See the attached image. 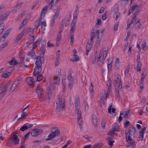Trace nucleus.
Segmentation results:
<instances>
[{
  "mask_svg": "<svg viewBox=\"0 0 148 148\" xmlns=\"http://www.w3.org/2000/svg\"><path fill=\"white\" fill-rule=\"evenodd\" d=\"M127 132H125V134L127 144L126 146V148H134L136 145V142L131 137V136H134L135 133V129L134 126L132 125L129 127Z\"/></svg>",
  "mask_w": 148,
  "mask_h": 148,
  "instance_id": "nucleus-1",
  "label": "nucleus"
},
{
  "mask_svg": "<svg viewBox=\"0 0 148 148\" xmlns=\"http://www.w3.org/2000/svg\"><path fill=\"white\" fill-rule=\"evenodd\" d=\"M51 132L48 136V138L46 139V141L52 140L57 136L60 135V131L59 129L56 127H53L51 129Z\"/></svg>",
  "mask_w": 148,
  "mask_h": 148,
  "instance_id": "nucleus-2",
  "label": "nucleus"
},
{
  "mask_svg": "<svg viewBox=\"0 0 148 148\" xmlns=\"http://www.w3.org/2000/svg\"><path fill=\"white\" fill-rule=\"evenodd\" d=\"M103 35V30H102L100 32V33L99 31V30H97L95 32H92L91 37H92L93 36L94 38L95 36H97L96 43L97 44L99 45L102 40Z\"/></svg>",
  "mask_w": 148,
  "mask_h": 148,
  "instance_id": "nucleus-3",
  "label": "nucleus"
},
{
  "mask_svg": "<svg viewBox=\"0 0 148 148\" xmlns=\"http://www.w3.org/2000/svg\"><path fill=\"white\" fill-rule=\"evenodd\" d=\"M94 39V36H93L90 37V40H88L86 47V55H88L89 51L91 50L92 45V41Z\"/></svg>",
  "mask_w": 148,
  "mask_h": 148,
  "instance_id": "nucleus-4",
  "label": "nucleus"
},
{
  "mask_svg": "<svg viewBox=\"0 0 148 148\" xmlns=\"http://www.w3.org/2000/svg\"><path fill=\"white\" fill-rule=\"evenodd\" d=\"M61 70L60 69H58L56 70V75L54 76V83H57L60 81L61 77Z\"/></svg>",
  "mask_w": 148,
  "mask_h": 148,
  "instance_id": "nucleus-5",
  "label": "nucleus"
},
{
  "mask_svg": "<svg viewBox=\"0 0 148 148\" xmlns=\"http://www.w3.org/2000/svg\"><path fill=\"white\" fill-rule=\"evenodd\" d=\"M12 72V68H8L5 70V71L3 72V74L2 75V77L5 78H7L11 75Z\"/></svg>",
  "mask_w": 148,
  "mask_h": 148,
  "instance_id": "nucleus-6",
  "label": "nucleus"
},
{
  "mask_svg": "<svg viewBox=\"0 0 148 148\" xmlns=\"http://www.w3.org/2000/svg\"><path fill=\"white\" fill-rule=\"evenodd\" d=\"M18 138V136L14 134L12 136L10 137V141L11 143H14L15 145H17L19 142V140Z\"/></svg>",
  "mask_w": 148,
  "mask_h": 148,
  "instance_id": "nucleus-7",
  "label": "nucleus"
},
{
  "mask_svg": "<svg viewBox=\"0 0 148 148\" xmlns=\"http://www.w3.org/2000/svg\"><path fill=\"white\" fill-rule=\"evenodd\" d=\"M43 132L42 130H39L38 129H36L32 130L31 133V135L34 137L37 136L39 134H40Z\"/></svg>",
  "mask_w": 148,
  "mask_h": 148,
  "instance_id": "nucleus-8",
  "label": "nucleus"
},
{
  "mask_svg": "<svg viewBox=\"0 0 148 148\" xmlns=\"http://www.w3.org/2000/svg\"><path fill=\"white\" fill-rule=\"evenodd\" d=\"M42 66H37L36 65L35 67L33 74L35 76H36L41 72L42 69Z\"/></svg>",
  "mask_w": 148,
  "mask_h": 148,
  "instance_id": "nucleus-9",
  "label": "nucleus"
},
{
  "mask_svg": "<svg viewBox=\"0 0 148 148\" xmlns=\"http://www.w3.org/2000/svg\"><path fill=\"white\" fill-rule=\"evenodd\" d=\"M36 92L38 95V96L39 98L41 97L42 96L43 93V89L41 87L39 86H38L36 90Z\"/></svg>",
  "mask_w": 148,
  "mask_h": 148,
  "instance_id": "nucleus-10",
  "label": "nucleus"
},
{
  "mask_svg": "<svg viewBox=\"0 0 148 148\" xmlns=\"http://www.w3.org/2000/svg\"><path fill=\"white\" fill-rule=\"evenodd\" d=\"M36 64L37 66H42V62L43 61L44 58L43 57L38 56L36 58Z\"/></svg>",
  "mask_w": 148,
  "mask_h": 148,
  "instance_id": "nucleus-11",
  "label": "nucleus"
},
{
  "mask_svg": "<svg viewBox=\"0 0 148 148\" xmlns=\"http://www.w3.org/2000/svg\"><path fill=\"white\" fill-rule=\"evenodd\" d=\"M26 81L29 85L32 86L34 84L35 82L34 79L31 77H27L26 78Z\"/></svg>",
  "mask_w": 148,
  "mask_h": 148,
  "instance_id": "nucleus-12",
  "label": "nucleus"
},
{
  "mask_svg": "<svg viewBox=\"0 0 148 148\" xmlns=\"http://www.w3.org/2000/svg\"><path fill=\"white\" fill-rule=\"evenodd\" d=\"M77 121L79 123V125L80 127L81 128L82 127V116H81V112H80V111H78V113H77Z\"/></svg>",
  "mask_w": 148,
  "mask_h": 148,
  "instance_id": "nucleus-13",
  "label": "nucleus"
},
{
  "mask_svg": "<svg viewBox=\"0 0 148 148\" xmlns=\"http://www.w3.org/2000/svg\"><path fill=\"white\" fill-rule=\"evenodd\" d=\"M22 59L20 58V62H18L16 59H14V58H12V60L10 61L9 63L10 65H14L16 64H19L22 63L21 60H22Z\"/></svg>",
  "mask_w": 148,
  "mask_h": 148,
  "instance_id": "nucleus-14",
  "label": "nucleus"
},
{
  "mask_svg": "<svg viewBox=\"0 0 148 148\" xmlns=\"http://www.w3.org/2000/svg\"><path fill=\"white\" fill-rule=\"evenodd\" d=\"M28 29H25L16 38L17 40H18L21 39L24 36L26 35L25 32H27Z\"/></svg>",
  "mask_w": 148,
  "mask_h": 148,
  "instance_id": "nucleus-15",
  "label": "nucleus"
},
{
  "mask_svg": "<svg viewBox=\"0 0 148 148\" xmlns=\"http://www.w3.org/2000/svg\"><path fill=\"white\" fill-rule=\"evenodd\" d=\"M145 128L146 127H145L141 129L139 132L140 134L139 135V138L140 140H142L143 138L144 132L146 130Z\"/></svg>",
  "mask_w": 148,
  "mask_h": 148,
  "instance_id": "nucleus-16",
  "label": "nucleus"
},
{
  "mask_svg": "<svg viewBox=\"0 0 148 148\" xmlns=\"http://www.w3.org/2000/svg\"><path fill=\"white\" fill-rule=\"evenodd\" d=\"M68 79L69 82V87L70 89H71L73 88L74 79L72 77H68Z\"/></svg>",
  "mask_w": 148,
  "mask_h": 148,
  "instance_id": "nucleus-17",
  "label": "nucleus"
},
{
  "mask_svg": "<svg viewBox=\"0 0 148 148\" xmlns=\"http://www.w3.org/2000/svg\"><path fill=\"white\" fill-rule=\"evenodd\" d=\"M39 20H38L36 21L35 24V29H37L40 26L41 24V21L42 18H39Z\"/></svg>",
  "mask_w": 148,
  "mask_h": 148,
  "instance_id": "nucleus-18",
  "label": "nucleus"
},
{
  "mask_svg": "<svg viewBox=\"0 0 148 148\" xmlns=\"http://www.w3.org/2000/svg\"><path fill=\"white\" fill-rule=\"evenodd\" d=\"M34 48L33 47L32 49L29 52L27 53L28 56L33 57L35 54V51L34 50Z\"/></svg>",
  "mask_w": 148,
  "mask_h": 148,
  "instance_id": "nucleus-19",
  "label": "nucleus"
},
{
  "mask_svg": "<svg viewBox=\"0 0 148 148\" xmlns=\"http://www.w3.org/2000/svg\"><path fill=\"white\" fill-rule=\"evenodd\" d=\"M23 4L22 2H21L17 4L14 7V11H16L19 9Z\"/></svg>",
  "mask_w": 148,
  "mask_h": 148,
  "instance_id": "nucleus-20",
  "label": "nucleus"
},
{
  "mask_svg": "<svg viewBox=\"0 0 148 148\" xmlns=\"http://www.w3.org/2000/svg\"><path fill=\"white\" fill-rule=\"evenodd\" d=\"M119 127L117 123H114L113 125V128H112L114 131L117 132L119 131Z\"/></svg>",
  "mask_w": 148,
  "mask_h": 148,
  "instance_id": "nucleus-21",
  "label": "nucleus"
},
{
  "mask_svg": "<svg viewBox=\"0 0 148 148\" xmlns=\"http://www.w3.org/2000/svg\"><path fill=\"white\" fill-rule=\"evenodd\" d=\"M103 144L102 143H97L94 144L92 148H100V147L103 146Z\"/></svg>",
  "mask_w": 148,
  "mask_h": 148,
  "instance_id": "nucleus-22",
  "label": "nucleus"
},
{
  "mask_svg": "<svg viewBox=\"0 0 148 148\" xmlns=\"http://www.w3.org/2000/svg\"><path fill=\"white\" fill-rule=\"evenodd\" d=\"M26 29H28L27 30V32H25V33H27L30 36H31L32 35V34L33 33V32H34V30L35 29V28H33V29H31V31L30 30V27H27V28Z\"/></svg>",
  "mask_w": 148,
  "mask_h": 148,
  "instance_id": "nucleus-23",
  "label": "nucleus"
},
{
  "mask_svg": "<svg viewBox=\"0 0 148 148\" xmlns=\"http://www.w3.org/2000/svg\"><path fill=\"white\" fill-rule=\"evenodd\" d=\"M73 56V58L71 59V60L72 61H74L77 62L79 60V56H78L76 55L75 54H74Z\"/></svg>",
  "mask_w": 148,
  "mask_h": 148,
  "instance_id": "nucleus-24",
  "label": "nucleus"
},
{
  "mask_svg": "<svg viewBox=\"0 0 148 148\" xmlns=\"http://www.w3.org/2000/svg\"><path fill=\"white\" fill-rule=\"evenodd\" d=\"M10 84L11 82L9 81L8 82H7L5 85L3 87H4V89L3 91H4V92L5 93L7 91L8 88L10 86Z\"/></svg>",
  "mask_w": 148,
  "mask_h": 148,
  "instance_id": "nucleus-25",
  "label": "nucleus"
},
{
  "mask_svg": "<svg viewBox=\"0 0 148 148\" xmlns=\"http://www.w3.org/2000/svg\"><path fill=\"white\" fill-rule=\"evenodd\" d=\"M60 7H58L57 10H56V12L55 13V15L54 16L56 17V18H58V16H59L60 13Z\"/></svg>",
  "mask_w": 148,
  "mask_h": 148,
  "instance_id": "nucleus-26",
  "label": "nucleus"
},
{
  "mask_svg": "<svg viewBox=\"0 0 148 148\" xmlns=\"http://www.w3.org/2000/svg\"><path fill=\"white\" fill-rule=\"evenodd\" d=\"M138 7V5H135L133 6L129 10V15H130V13L133 12L134 10L137 8Z\"/></svg>",
  "mask_w": 148,
  "mask_h": 148,
  "instance_id": "nucleus-27",
  "label": "nucleus"
},
{
  "mask_svg": "<svg viewBox=\"0 0 148 148\" xmlns=\"http://www.w3.org/2000/svg\"><path fill=\"white\" fill-rule=\"evenodd\" d=\"M103 52L101 50V51L100 54L99 55V57L97 59V63L100 65V59L102 57V53Z\"/></svg>",
  "mask_w": 148,
  "mask_h": 148,
  "instance_id": "nucleus-28",
  "label": "nucleus"
},
{
  "mask_svg": "<svg viewBox=\"0 0 148 148\" xmlns=\"http://www.w3.org/2000/svg\"><path fill=\"white\" fill-rule=\"evenodd\" d=\"M108 71L109 70L110 68L111 69L112 67V60L111 59H108Z\"/></svg>",
  "mask_w": 148,
  "mask_h": 148,
  "instance_id": "nucleus-29",
  "label": "nucleus"
},
{
  "mask_svg": "<svg viewBox=\"0 0 148 148\" xmlns=\"http://www.w3.org/2000/svg\"><path fill=\"white\" fill-rule=\"evenodd\" d=\"M5 24L4 23H2L0 25V35L3 32L5 26Z\"/></svg>",
  "mask_w": 148,
  "mask_h": 148,
  "instance_id": "nucleus-30",
  "label": "nucleus"
},
{
  "mask_svg": "<svg viewBox=\"0 0 148 148\" xmlns=\"http://www.w3.org/2000/svg\"><path fill=\"white\" fill-rule=\"evenodd\" d=\"M74 34H71V33H69V36L71 39V43L73 44L74 41Z\"/></svg>",
  "mask_w": 148,
  "mask_h": 148,
  "instance_id": "nucleus-31",
  "label": "nucleus"
},
{
  "mask_svg": "<svg viewBox=\"0 0 148 148\" xmlns=\"http://www.w3.org/2000/svg\"><path fill=\"white\" fill-rule=\"evenodd\" d=\"M46 23L45 22L43 21L42 23H41V30H44L45 29V27L46 26Z\"/></svg>",
  "mask_w": 148,
  "mask_h": 148,
  "instance_id": "nucleus-32",
  "label": "nucleus"
},
{
  "mask_svg": "<svg viewBox=\"0 0 148 148\" xmlns=\"http://www.w3.org/2000/svg\"><path fill=\"white\" fill-rule=\"evenodd\" d=\"M41 41V40L40 39H38L36 42H34V44H33L32 46H33V47H37V45H38L39 43H40Z\"/></svg>",
  "mask_w": 148,
  "mask_h": 148,
  "instance_id": "nucleus-33",
  "label": "nucleus"
},
{
  "mask_svg": "<svg viewBox=\"0 0 148 148\" xmlns=\"http://www.w3.org/2000/svg\"><path fill=\"white\" fill-rule=\"evenodd\" d=\"M70 28L71 29L70 33L74 34V32L75 30V26L71 25Z\"/></svg>",
  "mask_w": 148,
  "mask_h": 148,
  "instance_id": "nucleus-34",
  "label": "nucleus"
},
{
  "mask_svg": "<svg viewBox=\"0 0 148 148\" xmlns=\"http://www.w3.org/2000/svg\"><path fill=\"white\" fill-rule=\"evenodd\" d=\"M138 62V64L137 67V71H140L141 69L142 65L139 61H138V62Z\"/></svg>",
  "mask_w": 148,
  "mask_h": 148,
  "instance_id": "nucleus-35",
  "label": "nucleus"
},
{
  "mask_svg": "<svg viewBox=\"0 0 148 148\" xmlns=\"http://www.w3.org/2000/svg\"><path fill=\"white\" fill-rule=\"evenodd\" d=\"M80 104H77L75 103V108L76 110V111L77 112V113L78 112V111H80L81 112V110L79 109Z\"/></svg>",
  "mask_w": 148,
  "mask_h": 148,
  "instance_id": "nucleus-36",
  "label": "nucleus"
},
{
  "mask_svg": "<svg viewBox=\"0 0 148 148\" xmlns=\"http://www.w3.org/2000/svg\"><path fill=\"white\" fill-rule=\"evenodd\" d=\"M120 90H119L117 88H116L115 89V93L116 94V95L118 98L119 99H120V95L119 94V91Z\"/></svg>",
  "mask_w": 148,
  "mask_h": 148,
  "instance_id": "nucleus-37",
  "label": "nucleus"
},
{
  "mask_svg": "<svg viewBox=\"0 0 148 148\" xmlns=\"http://www.w3.org/2000/svg\"><path fill=\"white\" fill-rule=\"evenodd\" d=\"M26 125L25 124L22 126L20 128V130L22 131H24L25 130L27 129V127Z\"/></svg>",
  "mask_w": 148,
  "mask_h": 148,
  "instance_id": "nucleus-38",
  "label": "nucleus"
},
{
  "mask_svg": "<svg viewBox=\"0 0 148 148\" xmlns=\"http://www.w3.org/2000/svg\"><path fill=\"white\" fill-rule=\"evenodd\" d=\"M92 121L95 124H97V118L96 116L94 114L92 116Z\"/></svg>",
  "mask_w": 148,
  "mask_h": 148,
  "instance_id": "nucleus-39",
  "label": "nucleus"
},
{
  "mask_svg": "<svg viewBox=\"0 0 148 148\" xmlns=\"http://www.w3.org/2000/svg\"><path fill=\"white\" fill-rule=\"evenodd\" d=\"M114 132L113 131V130L112 129L110 130V132L108 133V134L111 136V137L110 138H113V134H115Z\"/></svg>",
  "mask_w": 148,
  "mask_h": 148,
  "instance_id": "nucleus-40",
  "label": "nucleus"
},
{
  "mask_svg": "<svg viewBox=\"0 0 148 148\" xmlns=\"http://www.w3.org/2000/svg\"><path fill=\"white\" fill-rule=\"evenodd\" d=\"M140 19H139L138 20L136 23V25H138V27H135V28L136 29H140V28H141V24L140 23Z\"/></svg>",
  "mask_w": 148,
  "mask_h": 148,
  "instance_id": "nucleus-41",
  "label": "nucleus"
},
{
  "mask_svg": "<svg viewBox=\"0 0 148 148\" xmlns=\"http://www.w3.org/2000/svg\"><path fill=\"white\" fill-rule=\"evenodd\" d=\"M37 78V81H39L43 79V77L42 75L40 74L38 75Z\"/></svg>",
  "mask_w": 148,
  "mask_h": 148,
  "instance_id": "nucleus-42",
  "label": "nucleus"
},
{
  "mask_svg": "<svg viewBox=\"0 0 148 148\" xmlns=\"http://www.w3.org/2000/svg\"><path fill=\"white\" fill-rule=\"evenodd\" d=\"M97 56V53H95L93 56V58L92 59V63L93 64H94L96 60V57Z\"/></svg>",
  "mask_w": 148,
  "mask_h": 148,
  "instance_id": "nucleus-43",
  "label": "nucleus"
},
{
  "mask_svg": "<svg viewBox=\"0 0 148 148\" xmlns=\"http://www.w3.org/2000/svg\"><path fill=\"white\" fill-rule=\"evenodd\" d=\"M114 83L115 84L120 83L121 82V79L119 78V77H117L116 79L114 80Z\"/></svg>",
  "mask_w": 148,
  "mask_h": 148,
  "instance_id": "nucleus-44",
  "label": "nucleus"
},
{
  "mask_svg": "<svg viewBox=\"0 0 148 148\" xmlns=\"http://www.w3.org/2000/svg\"><path fill=\"white\" fill-rule=\"evenodd\" d=\"M22 78L21 77H17L14 81L18 83H21L22 80Z\"/></svg>",
  "mask_w": 148,
  "mask_h": 148,
  "instance_id": "nucleus-45",
  "label": "nucleus"
},
{
  "mask_svg": "<svg viewBox=\"0 0 148 148\" xmlns=\"http://www.w3.org/2000/svg\"><path fill=\"white\" fill-rule=\"evenodd\" d=\"M10 33V31L9 30H8L5 32V33L3 35V37L4 38L6 37H7Z\"/></svg>",
  "mask_w": 148,
  "mask_h": 148,
  "instance_id": "nucleus-46",
  "label": "nucleus"
},
{
  "mask_svg": "<svg viewBox=\"0 0 148 148\" xmlns=\"http://www.w3.org/2000/svg\"><path fill=\"white\" fill-rule=\"evenodd\" d=\"M16 86L14 82L13 84H12V86L10 88V90H14L16 88Z\"/></svg>",
  "mask_w": 148,
  "mask_h": 148,
  "instance_id": "nucleus-47",
  "label": "nucleus"
},
{
  "mask_svg": "<svg viewBox=\"0 0 148 148\" xmlns=\"http://www.w3.org/2000/svg\"><path fill=\"white\" fill-rule=\"evenodd\" d=\"M130 116V114H129V112H127L126 113H125L123 117L124 118L127 119L129 118Z\"/></svg>",
  "mask_w": 148,
  "mask_h": 148,
  "instance_id": "nucleus-48",
  "label": "nucleus"
},
{
  "mask_svg": "<svg viewBox=\"0 0 148 148\" xmlns=\"http://www.w3.org/2000/svg\"><path fill=\"white\" fill-rule=\"evenodd\" d=\"M9 12H6L5 14L4 15V16H3V17L1 19V21H3L4 20H5L6 18L8 16V15Z\"/></svg>",
  "mask_w": 148,
  "mask_h": 148,
  "instance_id": "nucleus-49",
  "label": "nucleus"
},
{
  "mask_svg": "<svg viewBox=\"0 0 148 148\" xmlns=\"http://www.w3.org/2000/svg\"><path fill=\"white\" fill-rule=\"evenodd\" d=\"M136 16L134 15L133 17L132 18V20L131 22H130V23L132 24L135 23L136 21Z\"/></svg>",
  "mask_w": 148,
  "mask_h": 148,
  "instance_id": "nucleus-50",
  "label": "nucleus"
},
{
  "mask_svg": "<svg viewBox=\"0 0 148 148\" xmlns=\"http://www.w3.org/2000/svg\"><path fill=\"white\" fill-rule=\"evenodd\" d=\"M57 18H56V17H55L54 16H53L51 21V25H54V23L55 22V20Z\"/></svg>",
  "mask_w": 148,
  "mask_h": 148,
  "instance_id": "nucleus-51",
  "label": "nucleus"
},
{
  "mask_svg": "<svg viewBox=\"0 0 148 148\" xmlns=\"http://www.w3.org/2000/svg\"><path fill=\"white\" fill-rule=\"evenodd\" d=\"M47 8H48L47 6H46L44 7L43 8L42 11V12H41V14H45V12H46V10Z\"/></svg>",
  "mask_w": 148,
  "mask_h": 148,
  "instance_id": "nucleus-52",
  "label": "nucleus"
},
{
  "mask_svg": "<svg viewBox=\"0 0 148 148\" xmlns=\"http://www.w3.org/2000/svg\"><path fill=\"white\" fill-rule=\"evenodd\" d=\"M107 86L109 87V89H110V87L112 85V81L111 80L109 79L108 82L107 83Z\"/></svg>",
  "mask_w": 148,
  "mask_h": 148,
  "instance_id": "nucleus-53",
  "label": "nucleus"
},
{
  "mask_svg": "<svg viewBox=\"0 0 148 148\" xmlns=\"http://www.w3.org/2000/svg\"><path fill=\"white\" fill-rule=\"evenodd\" d=\"M77 16H76V18H75V19L73 20V22H72V23H71V25H73L75 26V25L76 24V23H77Z\"/></svg>",
  "mask_w": 148,
  "mask_h": 148,
  "instance_id": "nucleus-54",
  "label": "nucleus"
},
{
  "mask_svg": "<svg viewBox=\"0 0 148 148\" xmlns=\"http://www.w3.org/2000/svg\"><path fill=\"white\" fill-rule=\"evenodd\" d=\"M130 69V67L129 66H128L126 67V69L125 70V75H126V74H128V73L129 72Z\"/></svg>",
  "mask_w": 148,
  "mask_h": 148,
  "instance_id": "nucleus-55",
  "label": "nucleus"
},
{
  "mask_svg": "<svg viewBox=\"0 0 148 148\" xmlns=\"http://www.w3.org/2000/svg\"><path fill=\"white\" fill-rule=\"evenodd\" d=\"M7 45V43H5L3 44H2L0 47V51L2 49L6 47Z\"/></svg>",
  "mask_w": 148,
  "mask_h": 148,
  "instance_id": "nucleus-56",
  "label": "nucleus"
},
{
  "mask_svg": "<svg viewBox=\"0 0 148 148\" xmlns=\"http://www.w3.org/2000/svg\"><path fill=\"white\" fill-rule=\"evenodd\" d=\"M75 101V103L80 104L79 99L78 96L76 97Z\"/></svg>",
  "mask_w": 148,
  "mask_h": 148,
  "instance_id": "nucleus-57",
  "label": "nucleus"
},
{
  "mask_svg": "<svg viewBox=\"0 0 148 148\" xmlns=\"http://www.w3.org/2000/svg\"><path fill=\"white\" fill-rule=\"evenodd\" d=\"M115 67V69L116 70H118L119 69V63H115L114 64Z\"/></svg>",
  "mask_w": 148,
  "mask_h": 148,
  "instance_id": "nucleus-58",
  "label": "nucleus"
},
{
  "mask_svg": "<svg viewBox=\"0 0 148 148\" xmlns=\"http://www.w3.org/2000/svg\"><path fill=\"white\" fill-rule=\"evenodd\" d=\"M5 92L3 91L0 94V100L4 97Z\"/></svg>",
  "mask_w": 148,
  "mask_h": 148,
  "instance_id": "nucleus-59",
  "label": "nucleus"
},
{
  "mask_svg": "<svg viewBox=\"0 0 148 148\" xmlns=\"http://www.w3.org/2000/svg\"><path fill=\"white\" fill-rule=\"evenodd\" d=\"M101 19L100 18H98L97 19V23H96V25H100L101 23Z\"/></svg>",
  "mask_w": 148,
  "mask_h": 148,
  "instance_id": "nucleus-60",
  "label": "nucleus"
},
{
  "mask_svg": "<svg viewBox=\"0 0 148 148\" xmlns=\"http://www.w3.org/2000/svg\"><path fill=\"white\" fill-rule=\"evenodd\" d=\"M59 59H57L56 58V60L55 61V66H58L59 64Z\"/></svg>",
  "mask_w": 148,
  "mask_h": 148,
  "instance_id": "nucleus-61",
  "label": "nucleus"
},
{
  "mask_svg": "<svg viewBox=\"0 0 148 148\" xmlns=\"http://www.w3.org/2000/svg\"><path fill=\"white\" fill-rule=\"evenodd\" d=\"M34 36H30V37H29V40L31 42H32V43L34 40Z\"/></svg>",
  "mask_w": 148,
  "mask_h": 148,
  "instance_id": "nucleus-62",
  "label": "nucleus"
},
{
  "mask_svg": "<svg viewBox=\"0 0 148 148\" xmlns=\"http://www.w3.org/2000/svg\"><path fill=\"white\" fill-rule=\"evenodd\" d=\"M140 10H141L140 9H137L135 11V12L134 13V15L136 16V15H138Z\"/></svg>",
  "mask_w": 148,
  "mask_h": 148,
  "instance_id": "nucleus-63",
  "label": "nucleus"
},
{
  "mask_svg": "<svg viewBox=\"0 0 148 148\" xmlns=\"http://www.w3.org/2000/svg\"><path fill=\"white\" fill-rule=\"evenodd\" d=\"M54 0H51V2H50L49 5V8L50 9H51L52 8L53 5H52V4L53 3V2L54 1Z\"/></svg>",
  "mask_w": 148,
  "mask_h": 148,
  "instance_id": "nucleus-64",
  "label": "nucleus"
}]
</instances>
